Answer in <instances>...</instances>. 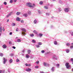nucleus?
I'll return each mask as SVG.
<instances>
[{"label": "nucleus", "instance_id": "obj_16", "mask_svg": "<svg viewBox=\"0 0 73 73\" xmlns=\"http://www.w3.org/2000/svg\"><path fill=\"white\" fill-rule=\"evenodd\" d=\"M0 32L2 33V27H0Z\"/></svg>", "mask_w": 73, "mask_h": 73}, {"label": "nucleus", "instance_id": "obj_28", "mask_svg": "<svg viewBox=\"0 0 73 73\" xmlns=\"http://www.w3.org/2000/svg\"><path fill=\"white\" fill-rule=\"evenodd\" d=\"M56 66L57 68H59L60 65L59 64H57L56 65Z\"/></svg>", "mask_w": 73, "mask_h": 73}, {"label": "nucleus", "instance_id": "obj_34", "mask_svg": "<svg viewBox=\"0 0 73 73\" xmlns=\"http://www.w3.org/2000/svg\"><path fill=\"white\" fill-rule=\"evenodd\" d=\"M9 62H10V63H12V60L11 59L9 61Z\"/></svg>", "mask_w": 73, "mask_h": 73}, {"label": "nucleus", "instance_id": "obj_61", "mask_svg": "<svg viewBox=\"0 0 73 73\" xmlns=\"http://www.w3.org/2000/svg\"><path fill=\"white\" fill-rule=\"evenodd\" d=\"M50 6H51V7H52V6H53V5H50Z\"/></svg>", "mask_w": 73, "mask_h": 73}, {"label": "nucleus", "instance_id": "obj_30", "mask_svg": "<svg viewBox=\"0 0 73 73\" xmlns=\"http://www.w3.org/2000/svg\"><path fill=\"white\" fill-rule=\"evenodd\" d=\"M31 50H28V54H29L30 53V52H31Z\"/></svg>", "mask_w": 73, "mask_h": 73}, {"label": "nucleus", "instance_id": "obj_54", "mask_svg": "<svg viewBox=\"0 0 73 73\" xmlns=\"http://www.w3.org/2000/svg\"><path fill=\"white\" fill-rule=\"evenodd\" d=\"M13 49H16V47L13 46Z\"/></svg>", "mask_w": 73, "mask_h": 73}, {"label": "nucleus", "instance_id": "obj_9", "mask_svg": "<svg viewBox=\"0 0 73 73\" xmlns=\"http://www.w3.org/2000/svg\"><path fill=\"white\" fill-rule=\"evenodd\" d=\"M25 65L26 66H31V64H28L27 63H26Z\"/></svg>", "mask_w": 73, "mask_h": 73}, {"label": "nucleus", "instance_id": "obj_15", "mask_svg": "<svg viewBox=\"0 0 73 73\" xmlns=\"http://www.w3.org/2000/svg\"><path fill=\"white\" fill-rule=\"evenodd\" d=\"M51 70L52 72H54V67H52L51 68Z\"/></svg>", "mask_w": 73, "mask_h": 73}, {"label": "nucleus", "instance_id": "obj_55", "mask_svg": "<svg viewBox=\"0 0 73 73\" xmlns=\"http://www.w3.org/2000/svg\"><path fill=\"white\" fill-rule=\"evenodd\" d=\"M2 70H0V73H2Z\"/></svg>", "mask_w": 73, "mask_h": 73}, {"label": "nucleus", "instance_id": "obj_11", "mask_svg": "<svg viewBox=\"0 0 73 73\" xmlns=\"http://www.w3.org/2000/svg\"><path fill=\"white\" fill-rule=\"evenodd\" d=\"M3 47L4 49H5V48H7V46H6V45L5 44H4L3 46Z\"/></svg>", "mask_w": 73, "mask_h": 73}, {"label": "nucleus", "instance_id": "obj_10", "mask_svg": "<svg viewBox=\"0 0 73 73\" xmlns=\"http://www.w3.org/2000/svg\"><path fill=\"white\" fill-rule=\"evenodd\" d=\"M11 14H12V13H10L6 16L7 17H8L9 16H10L11 15Z\"/></svg>", "mask_w": 73, "mask_h": 73}, {"label": "nucleus", "instance_id": "obj_42", "mask_svg": "<svg viewBox=\"0 0 73 73\" xmlns=\"http://www.w3.org/2000/svg\"><path fill=\"white\" fill-rule=\"evenodd\" d=\"M46 15H47V16H49V15H50V13H46Z\"/></svg>", "mask_w": 73, "mask_h": 73}, {"label": "nucleus", "instance_id": "obj_41", "mask_svg": "<svg viewBox=\"0 0 73 73\" xmlns=\"http://www.w3.org/2000/svg\"><path fill=\"white\" fill-rule=\"evenodd\" d=\"M38 67H39L38 66H35V68H38Z\"/></svg>", "mask_w": 73, "mask_h": 73}, {"label": "nucleus", "instance_id": "obj_52", "mask_svg": "<svg viewBox=\"0 0 73 73\" xmlns=\"http://www.w3.org/2000/svg\"><path fill=\"white\" fill-rule=\"evenodd\" d=\"M13 1L14 3H15V2H16V1H17V0H14Z\"/></svg>", "mask_w": 73, "mask_h": 73}, {"label": "nucleus", "instance_id": "obj_3", "mask_svg": "<svg viewBox=\"0 0 73 73\" xmlns=\"http://www.w3.org/2000/svg\"><path fill=\"white\" fill-rule=\"evenodd\" d=\"M70 8L69 7H66L64 9V11L65 12H68L69 11V10Z\"/></svg>", "mask_w": 73, "mask_h": 73}, {"label": "nucleus", "instance_id": "obj_46", "mask_svg": "<svg viewBox=\"0 0 73 73\" xmlns=\"http://www.w3.org/2000/svg\"><path fill=\"white\" fill-rule=\"evenodd\" d=\"M22 34H23V35L24 36H25V33H24V32H23L22 33Z\"/></svg>", "mask_w": 73, "mask_h": 73}, {"label": "nucleus", "instance_id": "obj_12", "mask_svg": "<svg viewBox=\"0 0 73 73\" xmlns=\"http://www.w3.org/2000/svg\"><path fill=\"white\" fill-rule=\"evenodd\" d=\"M22 31H23L24 32H26V29L24 28H23L21 29Z\"/></svg>", "mask_w": 73, "mask_h": 73}, {"label": "nucleus", "instance_id": "obj_7", "mask_svg": "<svg viewBox=\"0 0 73 73\" xmlns=\"http://www.w3.org/2000/svg\"><path fill=\"white\" fill-rule=\"evenodd\" d=\"M25 70L26 71H27V72H31V69L29 68H27Z\"/></svg>", "mask_w": 73, "mask_h": 73}, {"label": "nucleus", "instance_id": "obj_27", "mask_svg": "<svg viewBox=\"0 0 73 73\" xmlns=\"http://www.w3.org/2000/svg\"><path fill=\"white\" fill-rule=\"evenodd\" d=\"M54 44L55 45H57V42L56 41H55L54 42Z\"/></svg>", "mask_w": 73, "mask_h": 73}, {"label": "nucleus", "instance_id": "obj_17", "mask_svg": "<svg viewBox=\"0 0 73 73\" xmlns=\"http://www.w3.org/2000/svg\"><path fill=\"white\" fill-rule=\"evenodd\" d=\"M58 11L59 12H61V8H58Z\"/></svg>", "mask_w": 73, "mask_h": 73}, {"label": "nucleus", "instance_id": "obj_5", "mask_svg": "<svg viewBox=\"0 0 73 73\" xmlns=\"http://www.w3.org/2000/svg\"><path fill=\"white\" fill-rule=\"evenodd\" d=\"M16 20L17 21H20L21 20V19L19 17H17L16 18Z\"/></svg>", "mask_w": 73, "mask_h": 73}, {"label": "nucleus", "instance_id": "obj_57", "mask_svg": "<svg viewBox=\"0 0 73 73\" xmlns=\"http://www.w3.org/2000/svg\"><path fill=\"white\" fill-rule=\"evenodd\" d=\"M7 23H8L9 22V19H8L7 21Z\"/></svg>", "mask_w": 73, "mask_h": 73}, {"label": "nucleus", "instance_id": "obj_63", "mask_svg": "<svg viewBox=\"0 0 73 73\" xmlns=\"http://www.w3.org/2000/svg\"><path fill=\"white\" fill-rule=\"evenodd\" d=\"M40 73H44L43 72H41Z\"/></svg>", "mask_w": 73, "mask_h": 73}, {"label": "nucleus", "instance_id": "obj_51", "mask_svg": "<svg viewBox=\"0 0 73 73\" xmlns=\"http://www.w3.org/2000/svg\"><path fill=\"white\" fill-rule=\"evenodd\" d=\"M70 60H71V61L72 62L73 61V58H71Z\"/></svg>", "mask_w": 73, "mask_h": 73}, {"label": "nucleus", "instance_id": "obj_43", "mask_svg": "<svg viewBox=\"0 0 73 73\" xmlns=\"http://www.w3.org/2000/svg\"><path fill=\"white\" fill-rule=\"evenodd\" d=\"M16 61L17 62H19V61H20V60H19V59H17L16 60Z\"/></svg>", "mask_w": 73, "mask_h": 73}, {"label": "nucleus", "instance_id": "obj_38", "mask_svg": "<svg viewBox=\"0 0 73 73\" xmlns=\"http://www.w3.org/2000/svg\"><path fill=\"white\" fill-rule=\"evenodd\" d=\"M36 64H39V61H37L36 62Z\"/></svg>", "mask_w": 73, "mask_h": 73}, {"label": "nucleus", "instance_id": "obj_48", "mask_svg": "<svg viewBox=\"0 0 73 73\" xmlns=\"http://www.w3.org/2000/svg\"><path fill=\"white\" fill-rule=\"evenodd\" d=\"M8 72H11V69H9L8 70Z\"/></svg>", "mask_w": 73, "mask_h": 73}, {"label": "nucleus", "instance_id": "obj_13", "mask_svg": "<svg viewBox=\"0 0 73 73\" xmlns=\"http://www.w3.org/2000/svg\"><path fill=\"white\" fill-rule=\"evenodd\" d=\"M23 16L25 17H27L28 16V14L25 13L23 14Z\"/></svg>", "mask_w": 73, "mask_h": 73}, {"label": "nucleus", "instance_id": "obj_20", "mask_svg": "<svg viewBox=\"0 0 73 73\" xmlns=\"http://www.w3.org/2000/svg\"><path fill=\"white\" fill-rule=\"evenodd\" d=\"M30 36L31 37H33L34 36V34H31Z\"/></svg>", "mask_w": 73, "mask_h": 73}, {"label": "nucleus", "instance_id": "obj_58", "mask_svg": "<svg viewBox=\"0 0 73 73\" xmlns=\"http://www.w3.org/2000/svg\"><path fill=\"white\" fill-rule=\"evenodd\" d=\"M16 31H17V32H18V29H16Z\"/></svg>", "mask_w": 73, "mask_h": 73}, {"label": "nucleus", "instance_id": "obj_53", "mask_svg": "<svg viewBox=\"0 0 73 73\" xmlns=\"http://www.w3.org/2000/svg\"><path fill=\"white\" fill-rule=\"evenodd\" d=\"M53 58H56V56H54L53 57Z\"/></svg>", "mask_w": 73, "mask_h": 73}, {"label": "nucleus", "instance_id": "obj_6", "mask_svg": "<svg viewBox=\"0 0 73 73\" xmlns=\"http://www.w3.org/2000/svg\"><path fill=\"white\" fill-rule=\"evenodd\" d=\"M43 65H44V66H49V64H48L46 63H44Z\"/></svg>", "mask_w": 73, "mask_h": 73}, {"label": "nucleus", "instance_id": "obj_45", "mask_svg": "<svg viewBox=\"0 0 73 73\" xmlns=\"http://www.w3.org/2000/svg\"><path fill=\"white\" fill-rule=\"evenodd\" d=\"M36 48H39L40 46H39V45H37L36 46Z\"/></svg>", "mask_w": 73, "mask_h": 73}, {"label": "nucleus", "instance_id": "obj_24", "mask_svg": "<svg viewBox=\"0 0 73 73\" xmlns=\"http://www.w3.org/2000/svg\"><path fill=\"white\" fill-rule=\"evenodd\" d=\"M3 4L4 5H6L7 4V2L5 1L3 2Z\"/></svg>", "mask_w": 73, "mask_h": 73}, {"label": "nucleus", "instance_id": "obj_64", "mask_svg": "<svg viewBox=\"0 0 73 73\" xmlns=\"http://www.w3.org/2000/svg\"><path fill=\"white\" fill-rule=\"evenodd\" d=\"M72 72H73V68H72Z\"/></svg>", "mask_w": 73, "mask_h": 73}, {"label": "nucleus", "instance_id": "obj_50", "mask_svg": "<svg viewBox=\"0 0 73 73\" xmlns=\"http://www.w3.org/2000/svg\"><path fill=\"white\" fill-rule=\"evenodd\" d=\"M11 42H11V41H10L9 42V44H12Z\"/></svg>", "mask_w": 73, "mask_h": 73}, {"label": "nucleus", "instance_id": "obj_33", "mask_svg": "<svg viewBox=\"0 0 73 73\" xmlns=\"http://www.w3.org/2000/svg\"><path fill=\"white\" fill-rule=\"evenodd\" d=\"M0 56H1V57H3V54L1 53L0 54Z\"/></svg>", "mask_w": 73, "mask_h": 73}, {"label": "nucleus", "instance_id": "obj_23", "mask_svg": "<svg viewBox=\"0 0 73 73\" xmlns=\"http://www.w3.org/2000/svg\"><path fill=\"white\" fill-rule=\"evenodd\" d=\"M26 57L27 58H29V55H28V54L26 55Z\"/></svg>", "mask_w": 73, "mask_h": 73}, {"label": "nucleus", "instance_id": "obj_21", "mask_svg": "<svg viewBox=\"0 0 73 73\" xmlns=\"http://www.w3.org/2000/svg\"><path fill=\"white\" fill-rule=\"evenodd\" d=\"M66 53H68L69 52V49H67L66 50Z\"/></svg>", "mask_w": 73, "mask_h": 73}, {"label": "nucleus", "instance_id": "obj_39", "mask_svg": "<svg viewBox=\"0 0 73 73\" xmlns=\"http://www.w3.org/2000/svg\"><path fill=\"white\" fill-rule=\"evenodd\" d=\"M15 25H16V24H15V23H13L12 24V26H15Z\"/></svg>", "mask_w": 73, "mask_h": 73}, {"label": "nucleus", "instance_id": "obj_4", "mask_svg": "<svg viewBox=\"0 0 73 73\" xmlns=\"http://www.w3.org/2000/svg\"><path fill=\"white\" fill-rule=\"evenodd\" d=\"M7 61V59H5V58H3V64H5V63H6V61Z\"/></svg>", "mask_w": 73, "mask_h": 73}, {"label": "nucleus", "instance_id": "obj_1", "mask_svg": "<svg viewBox=\"0 0 73 73\" xmlns=\"http://www.w3.org/2000/svg\"><path fill=\"white\" fill-rule=\"evenodd\" d=\"M27 6L28 7H32V8H33V7H34L35 6V4H33V5L32 6V3H27Z\"/></svg>", "mask_w": 73, "mask_h": 73}, {"label": "nucleus", "instance_id": "obj_36", "mask_svg": "<svg viewBox=\"0 0 73 73\" xmlns=\"http://www.w3.org/2000/svg\"><path fill=\"white\" fill-rule=\"evenodd\" d=\"M13 3V0H10V3Z\"/></svg>", "mask_w": 73, "mask_h": 73}, {"label": "nucleus", "instance_id": "obj_37", "mask_svg": "<svg viewBox=\"0 0 73 73\" xmlns=\"http://www.w3.org/2000/svg\"><path fill=\"white\" fill-rule=\"evenodd\" d=\"M41 52L42 53H44L45 52V51L44 50H42L41 51Z\"/></svg>", "mask_w": 73, "mask_h": 73}, {"label": "nucleus", "instance_id": "obj_62", "mask_svg": "<svg viewBox=\"0 0 73 73\" xmlns=\"http://www.w3.org/2000/svg\"><path fill=\"white\" fill-rule=\"evenodd\" d=\"M16 39H17V38L18 39V38H19L18 37H16Z\"/></svg>", "mask_w": 73, "mask_h": 73}, {"label": "nucleus", "instance_id": "obj_47", "mask_svg": "<svg viewBox=\"0 0 73 73\" xmlns=\"http://www.w3.org/2000/svg\"><path fill=\"white\" fill-rule=\"evenodd\" d=\"M14 54H11L10 55L11 56H13Z\"/></svg>", "mask_w": 73, "mask_h": 73}, {"label": "nucleus", "instance_id": "obj_19", "mask_svg": "<svg viewBox=\"0 0 73 73\" xmlns=\"http://www.w3.org/2000/svg\"><path fill=\"white\" fill-rule=\"evenodd\" d=\"M32 42L33 43H36V40H34V39H33L32 40Z\"/></svg>", "mask_w": 73, "mask_h": 73}, {"label": "nucleus", "instance_id": "obj_8", "mask_svg": "<svg viewBox=\"0 0 73 73\" xmlns=\"http://www.w3.org/2000/svg\"><path fill=\"white\" fill-rule=\"evenodd\" d=\"M34 23L35 24H37V20L36 19H35L34 21Z\"/></svg>", "mask_w": 73, "mask_h": 73}, {"label": "nucleus", "instance_id": "obj_32", "mask_svg": "<svg viewBox=\"0 0 73 73\" xmlns=\"http://www.w3.org/2000/svg\"><path fill=\"white\" fill-rule=\"evenodd\" d=\"M43 35L42 34H39V36L40 37H42V36Z\"/></svg>", "mask_w": 73, "mask_h": 73}, {"label": "nucleus", "instance_id": "obj_29", "mask_svg": "<svg viewBox=\"0 0 73 73\" xmlns=\"http://www.w3.org/2000/svg\"><path fill=\"white\" fill-rule=\"evenodd\" d=\"M44 8L46 9H48V7L45 6L44 7Z\"/></svg>", "mask_w": 73, "mask_h": 73}, {"label": "nucleus", "instance_id": "obj_14", "mask_svg": "<svg viewBox=\"0 0 73 73\" xmlns=\"http://www.w3.org/2000/svg\"><path fill=\"white\" fill-rule=\"evenodd\" d=\"M21 39H18L17 40V41L18 42H21Z\"/></svg>", "mask_w": 73, "mask_h": 73}, {"label": "nucleus", "instance_id": "obj_25", "mask_svg": "<svg viewBox=\"0 0 73 73\" xmlns=\"http://www.w3.org/2000/svg\"><path fill=\"white\" fill-rule=\"evenodd\" d=\"M21 13L20 12H17V13H16V14L17 15H20V14Z\"/></svg>", "mask_w": 73, "mask_h": 73}, {"label": "nucleus", "instance_id": "obj_35", "mask_svg": "<svg viewBox=\"0 0 73 73\" xmlns=\"http://www.w3.org/2000/svg\"><path fill=\"white\" fill-rule=\"evenodd\" d=\"M66 45L67 46H69L70 45V44L69 43H67L66 44Z\"/></svg>", "mask_w": 73, "mask_h": 73}, {"label": "nucleus", "instance_id": "obj_44", "mask_svg": "<svg viewBox=\"0 0 73 73\" xmlns=\"http://www.w3.org/2000/svg\"><path fill=\"white\" fill-rule=\"evenodd\" d=\"M70 33L71 35H72V36H73V32H70Z\"/></svg>", "mask_w": 73, "mask_h": 73}, {"label": "nucleus", "instance_id": "obj_26", "mask_svg": "<svg viewBox=\"0 0 73 73\" xmlns=\"http://www.w3.org/2000/svg\"><path fill=\"white\" fill-rule=\"evenodd\" d=\"M28 14L29 15H31V11H29L28 12Z\"/></svg>", "mask_w": 73, "mask_h": 73}, {"label": "nucleus", "instance_id": "obj_22", "mask_svg": "<svg viewBox=\"0 0 73 73\" xmlns=\"http://www.w3.org/2000/svg\"><path fill=\"white\" fill-rule=\"evenodd\" d=\"M39 4H40V5H42V4H43V2L41 1L40 2Z\"/></svg>", "mask_w": 73, "mask_h": 73}, {"label": "nucleus", "instance_id": "obj_49", "mask_svg": "<svg viewBox=\"0 0 73 73\" xmlns=\"http://www.w3.org/2000/svg\"><path fill=\"white\" fill-rule=\"evenodd\" d=\"M70 48H71V49H72V48H73V46H70Z\"/></svg>", "mask_w": 73, "mask_h": 73}, {"label": "nucleus", "instance_id": "obj_59", "mask_svg": "<svg viewBox=\"0 0 73 73\" xmlns=\"http://www.w3.org/2000/svg\"><path fill=\"white\" fill-rule=\"evenodd\" d=\"M2 30H3V31H5V29H4V28L3 27V29Z\"/></svg>", "mask_w": 73, "mask_h": 73}, {"label": "nucleus", "instance_id": "obj_56", "mask_svg": "<svg viewBox=\"0 0 73 73\" xmlns=\"http://www.w3.org/2000/svg\"><path fill=\"white\" fill-rule=\"evenodd\" d=\"M10 35H12V32L10 33Z\"/></svg>", "mask_w": 73, "mask_h": 73}, {"label": "nucleus", "instance_id": "obj_40", "mask_svg": "<svg viewBox=\"0 0 73 73\" xmlns=\"http://www.w3.org/2000/svg\"><path fill=\"white\" fill-rule=\"evenodd\" d=\"M21 23H24V20H21Z\"/></svg>", "mask_w": 73, "mask_h": 73}, {"label": "nucleus", "instance_id": "obj_2", "mask_svg": "<svg viewBox=\"0 0 73 73\" xmlns=\"http://www.w3.org/2000/svg\"><path fill=\"white\" fill-rule=\"evenodd\" d=\"M65 66H66V68L68 69H69L70 68H71V67L69 65V64L68 63H66L65 64Z\"/></svg>", "mask_w": 73, "mask_h": 73}, {"label": "nucleus", "instance_id": "obj_31", "mask_svg": "<svg viewBox=\"0 0 73 73\" xmlns=\"http://www.w3.org/2000/svg\"><path fill=\"white\" fill-rule=\"evenodd\" d=\"M38 44L39 45H42V43L41 42H39L38 43Z\"/></svg>", "mask_w": 73, "mask_h": 73}, {"label": "nucleus", "instance_id": "obj_60", "mask_svg": "<svg viewBox=\"0 0 73 73\" xmlns=\"http://www.w3.org/2000/svg\"><path fill=\"white\" fill-rule=\"evenodd\" d=\"M24 51H25V50H23L22 52H23V53H24Z\"/></svg>", "mask_w": 73, "mask_h": 73}, {"label": "nucleus", "instance_id": "obj_18", "mask_svg": "<svg viewBox=\"0 0 73 73\" xmlns=\"http://www.w3.org/2000/svg\"><path fill=\"white\" fill-rule=\"evenodd\" d=\"M33 32L34 33H35V34H37V31H36L34 30L33 31Z\"/></svg>", "mask_w": 73, "mask_h": 73}]
</instances>
